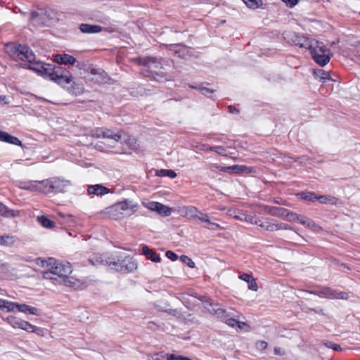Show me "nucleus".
Masks as SVG:
<instances>
[{
    "label": "nucleus",
    "mask_w": 360,
    "mask_h": 360,
    "mask_svg": "<svg viewBox=\"0 0 360 360\" xmlns=\"http://www.w3.org/2000/svg\"><path fill=\"white\" fill-rule=\"evenodd\" d=\"M297 215V214L290 212L288 210H287L286 215L285 217L290 221H296Z\"/></svg>",
    "instance_id": "nucleus-47"
},
{
    "label": "nucleus",
    "mask_w": 360,
    "mask_h": 360,
    "mask_svg": "<svg viewBox=\"0 0 360 360\" xmlns=\"http://www.w3.org/2000/svg\"><path fill=\"white\" fill-rule=\"evenodd\" d=\"M307 292L313 295H318L321 297L327 299H340L347 300L348 295L345 292H338L330 288L323 287L319 290L314 291H307Z\"/></svg>",
    "instance_id": "nucleus-7"
},
{
    "label": "nucleus",
    "mask_w": 360,
    "mask_h": 360,
    "mask_svg": "<svg viewBox=\"0 0 360 360\" xmlns=\"http://www.w3.org/2000/svg\"><path fill=\"white\" fill-rule=\"evenodd\" d=\"M167 355L163 354H156L152 356L151 360H167Z\"/></svg>",
    "instance_id": "nucleus-53"
},
{
    "label": "nucleus",
    "mask_w": 360,
    "mask_h": 360,
    "mask_svg": "<svg viewBox=\"0 0 360 360\" xmlns=\"http://www.w3.org/2000/svg\"><path fill=\"white\" fill-rule=\"evenodd\" d=\"M300 195V198L304 200L314 202L316 200L317 198V195L312 192L301 193Z\"/></svg>",
    "instance_id": "nucleus-41"
},
{
    "label": "nucleus",
    "mask_w": 360,
    "mask_h": 360,
    "mask_svg": "<svg viewBox=\"0 0 360 360\" xmlns=\"http://www.w3.org/2000/svg\"><path fill=\"white\" fill-rule=\"evenodd\" d=\"M9 320L11 324L14 328H21L27 332L36 333L37 334H39V332L41 331V329L40 328L36 327L27 321L15 317H11Z\"/></svg>",
    "instance_id": "nucleus-9"
},
{
    "label": "nucleus",
    "mask_w": 360,
    "mask_h": 360,
    "mask_svg": "<svg viewBox=\"0 0 360 360\" xmlns=\"http://www.w3.org/2000/svg\"><path fill=\"white\" fill-rule=\"evenodd\" d=\"M89 262L94 266H99L108 265L110 266V263L112 262V261H108V259L103 257L101 255H96L93 257L89 259Z\"/></svg>",
    "instance_id": "nucleus-21"
},
{
    "label": "nucleus",
    "mask_w": 360,
    "mask_h": 360,
    "mask_svg": "<svg viewBox=\"0 0 360 360\" xmlns=\"http://www.w3.org/2000/svg\"><path fill=\"white\" fill-rule=\"evenodd\" d=\"M307 228L312 229V230H321V228L317 225L314 221L309 220V221L307 223Z\"/></svg>",
    "instance_id": "nucleus-49"
},
{
    "label": "nucleus",
    "mask_w": 360,
    "mask_h": 360,
    "mask_svg": "<svg viewBox=\"0 0 360 360\" xmlns=\"http://www.w3.org/2000/svg\"><path fill=\"white\" fill-rule=\"evenodd\" d=\"M251 9H256L263 4L262 0H242Z\"/></svg>",
    "instance_id": "nucleus-38"
},
{
    "label": "nucleus",
    "mask_w": 360,
    "mask_h": 360,
    "mask_svg": "<svg viewBox=\"0 0 360 360\" xmlns=\"http://www.w3.org/2000/svg\"><path fill=\"white\" fill-rule=\"evenodd\" d=\"M195 219H198L200 221L206 223L205 227L207 229H214V226L219 227L217 224L211 222L208 218V216L205 214L200 213V215L198 214V217Z\"/></svg>",
    "instance_id": "nucleus-32"
},
{
    "label": "nucleus",
    "mask_w": 360,
    "mask_h": 360,
    "mask_svg": "<svg viewBox=\"0 0 360 360\" xmlns=\"http://www.w3.org/2000/svg\"><path fill=\"white\" fill-rule=\"evenodd\" d=\"M228 108H229V112H231V113L238 114L239 112V110L236 107L230 105L228 107Z\"/></svg>",
    "instance_id": "nucleus-61"
},
{
    "label": "nucleus",
    "mask_w": 360,
    "mask_h": 360,
    "mask_svg": "<svg viewBox=\"0 0 360 360\" xmlns=\"http://www.w3.org/2000/svg\"><path fill=\"white\" fill-rule=\"evenodd\" d=\"M282 1L286 4L287 6H288L290 8H292L293 6L297 5L299 1V0H282Z\"/></svg>",
    "instance_id": "nucleus-54"
},
{
    "label": "nucleus",
    "mask_w": 360,
    "mask_h": 360,
    "mask_svg": "<svg viewBox=\"0 0 360 360\" xmlns=\"http://www.w3.org/2000/svg\"><path fill=\"white\" fill-rule=\"evenodd\" d=\"M111 269L121 272L132 271L137 268V264L132 257L127 256L123 259L119 258L117 262L113 261L110 263Z\"/></svg>",
    "instance_id": "nucleus-6"
},
{
    "label": "nucleus",
    "mask_w": 360,
    "mask_h": 360,
    "mask_svg": "<svg viewBox=\"0 0 360 360\" xmlns=\"http://www.w3.org/2000/svg\"><path fill=\"white\" fill-rule=\"evenodd\" d=\"M5 50L14 60H22L30 63L35 60L36 57L34 53L30 47L26 45L9 43L5 46Z\"/></svg>",
    "instance_id": "nucleus-2"
},
{
    "label": "nucleus",
    "mask_w": 360,
    "mask_h": 360,
    "mask_svg": "<svg viewBox=\"0 0 360 360\" xmlns=\"http://www.w3.org/2000/svg\"><path fill=\"white\" fill-rule=\"evenodd\" d=\"M314 75L316 78L319 79V80L323 83L330 79L329 73L321 69L314 70Z\"/></svg>",
    "instance_id": "nucleus-30"
},
{
    "label": "nucleus",
    "mask_w": 360,
    "mask_h": 360,
    "mask_svg": "<svg viewBox=\"0 0 360 360\" xmlns=\"http://www.w3.org/2000/svg\"><path fill=\"white\" fill-rule=\"evenodd\" d=\"M72 77L70 72H65V75L53 79V81L56 82L59 85L65 86L72 82Z\"/></svg>",
    "instance_id": "nucleus-29"
},
{
    "label": "nucleus",
    "mask_w": 360,
    "mask_h": 360,
    "mask_svg": "<svg viewBox=\"0 0 360 360\" xmlns=\"http://www.w3.org/2000/svg\"><path fill=\"white\" fill-rule=\"evenodd\" d=\"M142 253L148 259L151 260L153 262H160V257L155 252H154L152 249H150L147 245H143L142 247Z\"/></svg>",
    "instance_id": "nucleus-20"
},
{
    "label": "nucleus",
    "mask_w": 360,
    "mask_h": 360,
    "mask_svg": "<svg viewBox=\"0 0 360 360\" xmlns=\"http://www.w3.org/2000/svg\"><path fill=\"white\" fill-rule=\"evenodd\" d=\"M87 191L89 195L95 194L97 195H103L108 193L110 190L107 187H105L101 184H95L89 186L88 187Z\"/></svg>",
    "instance_id": "nucleus-17"
},
{
    "label": "nucleus",
    "mask_w": 360,
    "mask_h": 360,
    "mask_svg": "<svg viewBox=\"0 0 360 360\" xmlns=\"http://www.w3.org/2000/svg\"><path fill=\"white\" fill-rule=\"evenodd\" d=\"M51 182H53V178L38 181L39 189H37V191L44 193L53 192L51 187Z\"/></svg>",
    "instance_id": "nucleus-26"
},
{
    "label": "nucleus",
    "mask_w": 360,
    "mask_h": 360,
    "mask_svg": "<svg viewBox=\"0 0 360 360\" xmlns=\"http://www.w3.org/2000/svg\"><path fill=\"white\" fill-rule=\"evenodd\" d=\"M17 186L21 189L30 191H37L39 189L37 181H18Z\"/></svg>",
    "instance_id": "nucleus-18"
},
{
    "label": "nucleus",
    "mask_w": 360,
    "mask_h": 360,
    "mask_svg": "<svg viewBox=\"0 0 360 360\" xmlns=\"http://www.w3.org/2000/svg\"><path fill=\"white\" fill-rule=\"evenodd\" d=\"M181 214L188 218L195 219L198 217L199 212L198 209L193 206L183 207L180 210Z\"/></svg>",
    "instance_id": "nucleus-24"
},
{
    "label": "nucleus",
    "mask_w": 360,
    "mask_h": 360,
    "mask_svg": "<svg viewBox=\"0 0 360 360\" xmlns=\"http://www.w3.org/2000/svg\"><path fill=\"white\" fill-rule=\"evenodd\" d=\"M257 348L260 350H263L266 348L267 343L265 341H259L256 344Z\"/></svg>",
    "instance_id": "nucleus-58"
},
{
    "label": "nucleus",
    "mask_w": 360,
    "mask_h": 360,
    "mask_svg": "<svg viewBox=\"0 0 360 360\" xmlns=\"http://www.w3.org/2000/svg\"><path fill=\"white\" fill-rule=\"evenodd\" d=\"M0 141L16 146H21L22 144L21 141L18 138L3 131H0Z\"/></svg>",
    "instance_id": "nucleus-19"
},
{
    "label": "nucleus",
    "mask_w": 360,
    "mask_h": 360,
    "mask_svg": "<svg viewBox=\"0 0 360 360\" xmlns=\"http://www.w3.org/2000/svg\"><path fill=\"white\" fill-rule=\"evenodd\" d=\"M15 242V240L13 236L4 235L0 236V245L11 246Z\"/></svg>",
    "instance_id": "nucleus-35"
},
{
    "label": "nucleus",
    "mask_w": 360,
    "mask_h": 360,
    "mask_svg": "<svg viewBox=\"0 0 360 360\" xmlns=\"http://www.w3.org/2000/svg\"><path fill=\"white\" fill-rule=\"evenodd\" d=\"M238 315H234L233 314V316H230L229 318H227L224 322L229 326L234 328L236 324H238V319H236L237 317H238Z\"/></svg>",
    "instance_id": "nucleus-42"
},
{
    "label": "nucleus",
    "mask_w": 360,
    "mask_h": 360,
    "mask_svg": "<svg viewBox=\"0 0 360 360\" xmlns=\"http://www.w3.org/2000/svg\"><path fill=\"white\" fill-rule=\"evenodd\" d=\"M32 69L35 70V71H37V72H40L41 75L42 76H44V77H48L51 80H52L53 72V65H49H49H46L45 66L44 65H41L40 69L35 68H33Z\"/></svg>",
    "instance_id": "nucleus-22"
},
{
    "label": "nucleus",
    "mask_w": 360,
    "mask_h": 360,
    "mask_svg": "<svg viewBox=\"0 0 360 360\" xmlns=\"http://www.w3.org/2000/svg\"><path fill=\"white\" fill-rule=\"evenodd\" d=\"M166 257L172 261H175L178 258V255L171 250L166 252Z\"/></svg>",
    "instance_id": "nucleus-51"
},
{
    "label": "nucleus",
    "mask_w": 360,
    "mask_h": 360,
    "mask_svg": "<svg viewBox=\"0 0 360 360\" xmlns=\"http://www.w3.org/2000/svg\"><path fill=\"white\" fill-rule=\"evenodd\" d=\"M162 59L157 57H146L139 59V64L148 68H162Z\"/></svg>",
    "instance_id": "nucleus-12"
},
{
    "label": "nucleus",
    "mask_w": 360,
    "mask_h": 360,
    "mask_svg": "<svg viewBox=\"0 0 360 360\" xmlns=\"http://www.w3.org/2000/svg\"><path fill=\"white\" fill-rule=\"evenodd\" d=\"M37 220L38 222L44 228L52 229L55 226V222L45 216H39L37 217Z\"/></svg>",
    "instance_id": "nucleus-33"
},
{
    "label": "nucleus",
    "mask_w": 360,
    "mask_h": 360,
    "mask_svg": "<svg viewBox=\"0 0 360 360\" xmlns=\"http://www.w3.org/2000/svg\"><path fill=\"white\" fill-rule=\"evenodd\" d=\"M325 346L328 348H331L335 351H340L342 350L340 346L332 342H325Z\"/></svg>",
    "instance_id": "nucleus-46"
},
{
    "label": "nucleus",
    "mask_w": 360,
    "mask_h": 360,
    "mask_svg": "<svg viewBox=\"0 0 360 360\" xmlns=\"http://www.w3.org/2000/svg\"><path fill=\"white\" fill-rule=\"evenodd\" d=\"M276 226H277L276 230H280V229L292 230V228L290 226H289L288 224H283V223H280V224L276 223Z\"/></svg>",
    "instance_id": "nucleus-55"
},
{
    "label": "nucleus",
    "mask_w": 360,
    "mask_h": 360,
    "mask_svg": "<svg viewBox=\"0 0 360 360\" xmlns=\"http://www.w3.org/2000/svg\"><path fill=\"white\" fill-rule=\"evenodd\" d=\"M43 266L46 270L42 273L45 279L59 280L66 286H72L75 283L68 276L72 273V269L70 264L68 262H60L54 258L50 257L45 261Z\"/></svg>",
    "instance_id": "nucleus-1"
},
{
    "label": "nucleus",
    "mask_w": 360,
    "mask_h": 360,
    "mask_svg": "<svg viewBox=\"0 0 360 360\" xmlns=\"http://www.w3.org/2000/svg\"><path fill=\"white\" fill-rule=\"evenodd\" d=\"M54 61L58 64L73 65L76 59L69 54H56L54 56Z\"/></svg>",
    "instance_id": "nucleus-16"
},
{
    "label": "nucleus",
    "mask_w": 360,
    "mask_h": 360,
    "mask_svg": "<svg viewBox=\"0 0 360 360\" xmlns=\"http://www.w3.org/2000/svg\"><path fill=\"white\" fill-rule=\"evenodd\" d=\"M283 37L288 43L308 49L311 46L312 41L314 40L292 31L284 32Z\"/></svg>",
    "instance_id": "nucleus-5"
},
{
    "label": "nucleus",
    "mask_w": 360,
    "mask_h": 360,
    "mask_svg": "<svg viewBox=\"0 0 360 360\" xmlns=\"http://www.w3.org/2000/svg\"><path fill=\"white\" fill-rule=\"evenodd\" d=\"M73 84H74V85H75V87L74 86H72V88H73V89H74V90H75V91H73V90H72V91L73 93H75V94H81V93H82V91H83V89H82V86H79V85H78V84H75V82H74Z\"/></svg>",
    "instance_id": "nucleus-59"
},
{
    "label": "nucleus",
    "mask_w": 360,
    "mask_h": 360,
    "mask_svg": "<svg viewBox=\"0 0 360 360\" xmlns=\"http://www.w3.org/2000/svg\"><path fill=\"white\" fill-rule=\"evenodd\" d=\"M18 303L12 302L6 300L4 311H6L8 312L14 311L15 309H18Z\"/></svg>",
    "instance_id": "nucleus-43"
},
{
    "label": "nucleus",
    "mask_w": 360,
    "mask_h": 360,
    "mask_svg": "<svg viewBox=\"0 0 360 360\" xmlns=\"http://www.w3.org/2000/svg\"><path fill=\"white\" fill-rule=\"evenodd\" d=\"M0 102L1 103H4V104H8L9 103V101L8 100L7 96H4V95L0 96Z\"/></svg>",
    "instance_id": "nucleus-62"
},
{
    "label": "nucleus",
    "mask_w": 360,
    "mask_h": 360,
    "mask_svg": "<svg viewBox=\"0 0 360 360\" xmlns=\"http://www.w3.org/2000/svg\"><path fill=\"white\" fill-rule=\"evenodd\" d=\"M236 326L240 330H242L243 327L246 326V323L243 321H240L238 320V324H236Z\"/></svg>",
    "instance_id": "nucleus-64"
},
{
    "label": "nucleus",
    "mask_w": 360,
    "mask_h": 360,
    "mask_svg": "<svg viewBox=\"0 0 360 360\" xmlns=\"http://www.w3.org/2000/svg\"><path fill=\"white\" fill-rule=\"evenodd\" d=\"M93 136L96 138L109 139L112 144L122 140V133L121 131L114 132L108 129H96L93 131Z\"/></svg>",
    "instance_id": "nucleus-8"
},
{
    "label": "nucleus",
    "mask_w": 360,
    "mask_h": 360,
    "mask_svg": "<svg viewBox=\"0 0 360 360\" xmlns=\"http://www.w3.org/2000/svg\"><path fill=\"white\" fill-rule=\"evenodd\" d=\"M248 283V288L250 290H254V291H257V289H258V286H257V284L255 280V278L252 277V278H251L250 280V281Z\"/></svg>",
    "instance_id": "nucleus-48"
},
{
    "label": "nucleus",
    "mask_w": 360,
    "mask_h": 360,
    "mask_svg": "<svg viewBox=\"0 0 360 360\" xmlns=\"http://www.w3.org/2000/svg\"><path fill=\"white\" fill-rule=\"evenodd\" d=\"M150 73L151 74V76L154 78V79L158 82H163L164 80L168 79L167 77L165 75H161L156 72L150 71Z\"/></svg>",
    "instance_id": "nucleus-45"
},
{
    "label": "nucleus",
    "mask_w": 360,
    "mask_h": 360,
    "mask_svg": "<svg viewBox=\"0 0 360 360\" xmlns=\"http://www.w3.org/2000/svg\"><path fill=\"white\" fill-rule=\"evenodd\" d=\"M18 310L20 312L33 315H39V310L37 308L25 304H18Z\"/></svg>",
    "instance_id": "nucleus-27"
},
{
    "label": "nucleus",
    "mask_w": 360,
    "mask_h": 360,
    "mask_svg": "<svg viewBox=\"0 0 360 360\" xmlns=\"http://www.w3.org/2000/svg\"><path fill=\"white\" fill-rule=\"evenodd\" d=\"M156 176H169L172 179L175 178L177 174L172 169H161L156 171Z\"/></svg>",
    "instance_id": "nucleus-37"
},
{
    "label": "nucleus",
    "mask_w": 360,
    "mask_h": 360,
    "mask_svg": "<svg viewBox=\"0 0 360 360\" xmlns=\"http://www.w3.org/2000/svg\"><path fill=\"white\" fill-rule=\"evenodd\" d=\"M90 73L94 76L91 79L96 83L103 84L108 80V74L101 69L91 68Z\"/></svg>",
    "instance_id": "nucleus-13"
},
{
    "label": "nucleus",
    "mask_w": 360,
    "mask_h": 360,
    "mask_svg": "<svg viewBox=\"0 0 360 360\" xmlns=\"http://www.w3.org/2000/svg\"><path fill=\"white\" fill-rule=\"evenodd\" d=\"M0 214L6 217H15L18 214V212L9 210L6 206L0 202Z\"/></svg>",
    "instance_id": "nucleus-31"
},
{
    "label": "nucleus",
    "mask_w": 360,
    "mask_h": 360,
    "mask_svg": "<svg viewBox=\"0 0 360 360\" xmlns=\"http://www.w3.org/2000/svg\"><path fill=\"white\" fill-rule=\"evenodd\" d=\"M198 90L202 93V94L210 96L211 94L214 92V90L208 89L207 87H201L198 88Z\"/></svg>",
    "instance_id": "nucleus-50"
},
{
    "label": "nucleus",
    "mask_w": 360,
    "mask_h": 360,
    "mask_svg": "<svg viewBox=\"0 0 360 360\" xmlns=\"http://www.w3.org/2000/svg\"><path fill=\"white\" fill-rule=\"evenodd\" d=\"M65 72H69L65 68L60 67L59 65H53V72L52 80L65 75Z\"/></svg>",
    "instance_id": "nucleus-39"
},
{
    "label": "nucleus",
    "mask_w": 360,
    "mask_h": 360,
    "mask_svg": "<svg viewBox=\"0 0 360 360\" xmlns=\"http://www.w3.org/2000/svg\"><path fill=\"white\" fill-rule=\"evenodd\" d=\"M269 214L274 217H285L287 209L278 207H271L266 210Z\"/></svg>",
    "instance_id": "nucleus-28"
},
{
    "label": "nucleus",
    "mask_w": 360,
    "mask_h": 360,
    "mask_svg": "<svg viewBox=\"0 0 360 360\" xmlns=\"http://www.w3.org/2000/svg\"><path fill=\"white\" fill-rule=\"evenodd\" d=\"M231 216L236 219L250 222L252 224H257L259 221H257V219L252 215L248 214L246 212H243L240 210H234L233 214H231Z\"/></svg>",
    "instance_id": "nucleus-14"
},
{
    "label": "nucleus",
    "mask_w": 360,
    "mask_h": 360,
    "mask_svg": "<svg viewBox=\"0 0 360 360\" xmlns=\"http://www.w3.org/2000/svg\"><path fill=\"white\" fill-rule=\"evenodd\" d=\"M70 186V181L58 177H53V182H51V184L53 192L56 193H65L68 191Z\"/></svg>",
    "instance_id": "nucleus-11"
},
{
    "label": "nucleus",
    "mask_w": 360,
    "mask_h": 360,
    "mask_svg": "<svg viewBox=\"0 0 360 360\" xmlns=\"http://www.w3.org/2000/svg\"><path fill=\"white\" fill-rule=\"evenodd\" d=\"M314 60L320 66L328 64L330 60V50L326 49L323 42L313 40L311 46L309 48Z\"/></svg>",
    "instance_id": "nucleus-4"
},
{
    "label": "nucleus",
    "mask_w": 360,
    "mask_h": 360,
    "mask_svg": "<svg viewBox=\"0 0 360 360\" xmlns=\"http://www.w3.org/2000/svg\"><path fill=\"white\" fill-rule=\"evenodd\" d=\"M316 200L319 201L322 204L335 205L338 201V199L328 195H317Z\"/></svg>",
    "instance_id": "nucleus-34"
},
{
    "label": "nucleus",
    "mask_w": 360,
    "mask_h": 360,
    "mask_svg": "<svg viewBox=\"0 0 360 360\" xmlns=\"http://www.w3.org/2000/svg\"><path fill=\"white\" fill-rule=\"evenodd\" d=\"M45 15V11H42L40 13L33 11L31 13L30 22L34 26H44L46 24V22L44 20Z\"/></svg>",
    "instance_id": "nucleus-15"
},
{
    "label": "nucleus",
    "mask_w": 360,
    "mask_h": 360,
    "mask_svg": "<svg viewBox=\"0 0 360 360\" xmlns=\"http://www.w3.org/2000/svg\"><path fill=\"white\" fill-rule=\"evenodd\" d=\"M213 151L221 155H226V150L221 146H214L213 148Z\"/></svg>",
    "instance_id": "nucleus-52"
},
{
    "label": "nucleus",
    "mask_w": 360,
    "mask_h": 360,
    "mask_svg": "<svg viewBox=\"0 0 360 360\" xmlns=\"http://www.w3.org/2000/svg\"><path fill=\"white\" fill-rule=\"evenodd\" d=\"M136 207L135 205L131 204V201L125 200L107 207L105 213L114 219H120L132 214Z\"/></svg>",
    "instance_id": "nucleus-3"
},
{
    "label": "nucleus",
    "mask_w": 360,
    "mask_h": 360,
    "mask_svg": "<svg viewBox=\"0 0 360 360\" xmlns=\"http://www.w3.org/2000/svg\"><path fill=\"white\" fill-rule=\"evenodd\" d=\"M239 278L248 283L250 281V280L251 278H252V276L250 274L244 273V274L240 275Z\"/></svg>",
    "instance_id": "nucleus-57"
},
{
    "label": "nucleus",
    "mask_w": 360,
    "mask_h": 360,
    "mask_svg": "<svg viewBox=\"0 0 360 360\" xmlns=\"http://www.w3.org/2000/svg\"><path fill=\"white\" fill-rule=\"evenodd\" d=\"M6 300L0 299V310L4 311L5 310V304H6Z\"/></svg>",
    "instance_id": "nucleus-63"
},
{
    "label": "nucleus",
    "mask_w": 360,
    "mask_h": 360,
    "mask_svg": "<svg viewBox=\"0 0 360 360\" xmlns=\"http://www.w3.org/2000/svg\"><path fill=\"white\" fill-rule=\"evenodd\" d=\"M145 207L151 211L158 212L163 217L169 216L172 209L158 202H149L145 204Z\"/></svg>",
    "instance_id": "nucleus-10"
},
{
    "label": "nucleus",
    "mask_w": 360,
    "mask_h": 360,
    "mask_svg": "<svg viewBox=\"0 0 360 360\" xmlns=\"http://www.w3.org/2000/svg\"><path fill=\"white\" fill-rule=\"evenodd\" d=\"M181 260L186 264L189 267L193 268L195 266L194 262L188 256L182 255L181 256Z\"/></svg>",
    "instance_id": "nucleus-44"
},
{
    "label": "nucleus",
    "mask_w": 360,
    "mask_h": 360,
    "mask_svg": "<svg viewBox=\"0 0 360 360\" xmlns=\"http://www.w3.org/2000/svg\"><path fill=\"white\" fill-rule=\"evenodd\" d=\"M213 148L214 147L213 146H210L208 145H206V144H202L199 146V149L200 150H210V151H213Z\"/></svg>",
    "instance_id": "nucleus-60"
},
{
    "label": "nucleus",
    "mask_w": 360,
    "mask_h": 360,
    "mask_svg": "<svg viewBox=\"0 0 360 360\" xmlns=\"http://www.w3.org/2000/svg\"><path fill=\"white\" fill-rule=\"evenodd\" d=\"M79 29L83 33H98L103 28L100 25L83 23L80 25Z\"/></svg>",
    "instance_id": "nucleus-23"
},
{
    "label": "nucleus",
    "mask_w": 360,
    "mask_h": 360,
    "mask_svg": "<svg viewBox=\"0 0 360 360\" xmlns=\"http://www.w3.org/2000/svg\"><path fill=\"white\" fill-rule=\"evenodd\" d=\"M214 311V314L218 316V317L221 318L223 321H225L230 316H233V313L231 311H226L223 309H213Z\"/></svg>",
    "instance_id": "nucleus-40"
},
{
    "label": "nucleus",
    "mask_w": 360,
    "mask_h": 360,
    "mask_svg": "<svg viewBox=\"0 0 360 360\" xmlns=\"http://www.w3.org/2000/svg\"><path fill=\"white\" fill-rule=\"evenodd\" d=\"M257 221H259L257 225L263 229L264 231L270 232L276 231V223L272 222L269 219H266L264 221H261L260 219H258Z\"/></svg>",
    "instance_id": "nucleus-25"
},
{
    "label": "nucleus",
    "mask_w": 360,
    "mask_h": 360,
    "mask_svg": "<svg viewBox=\"0 0 360 360\" xmlns=\"http://www.w3.org/2000/svg\"><path fill=\"white\" fill-rule=\"evenodd\" d=\"M171 47H174V48L179 47V49H174L175 53L179 57L185 58L188 53V49L184 46H181V44L171 45ZM171 50H173V49H171Z\"/></svg>",
    "instance_id": "nucleus-36"
},
{
    "label": "nucleus",
    "mask_w": 360,
    "mask_h": 360,
    "mask_svg": "<svg viewBox=\"0 0 360 360\" xmlns=\"http://www.w3.org/2000/svg\"><path fill=\"white\" fill-rule=\"evenodd\" d=\"M276 226H277L276 230H280V229L292 230V228L290 226H289L288 224H283V223H280V224L276 223Z\"/></svg>",
    "instance_id": "nucleus-56"
}]
</instances>
